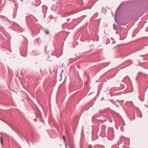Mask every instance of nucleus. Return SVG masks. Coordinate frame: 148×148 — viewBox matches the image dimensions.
I'll return each instance as SVG.
<instances>
[{
  "mask_svg": "<svg viewBox=\"0 0 148 148\" xmlns=\"http://www.w3.org/2000/svg\"><path fill=\"white\" fill-rule=\"evenodd\" d=\"M1 142L2 145H3V142L2 138L1 137Z\"/></svg>",
  "mask_w": 148,
  "mask_h": 148,
  "instance_id": "6",
  "label": "nucleus"
},
{
  "mask_svg": "<svg viewBox=\"0 0 148 148\" xmlns=\"http://www.w3.org/2000/svg\"><path fill=\"white\" fill-rule=\"evenodd\" d=\"M62 137H63V138L64 140V141L65 142V144L66 146V139L64 135H63L62 136Z\"/></svg>",
  "mask_w": 148,
  "mask_h": 148,
  "instance_id": "4",
  "label": "nucleus"
},
{
  "mask_svg": "<svg viewBox=\"0 0 148 148\" xmlns=\"http://www.w3.org/2000/svg\"><path fill=\"white\" fill-rule=\"evenodd\" d=\"M143 15V14H142L140 15V16H141V15Z\"/></svg>",
  "mask_w": 148,
  "mask_h": 148,
  "instance_id": "9",
  "label": "nucleus"
},
{
  "mask_svg": "<svg viewBox=\"0 0 148 148\" xmlns=\"http://www.w3.org/2000/svg\"><path fill=\"white\" fill-rule=\"evenodd\" d=\"M144 8H147L148 7V0L145 1L142 5Z\"/></svg>",
  "mask_w": 148,
  "mask_h": 148,
  "instance_id": "1",
  "label": "nucleus"
},
{
  "mask_svg": "<svg viewBox=\"0 0 148 148\" xmlns=\"http://www.w3.org/2000/svg\"><path fill=\"white\" fill-rule=\"evenodd\" d=\"M113 28L114 29L116 30H119V27L116 24L114 25Z\"/></svg>",
  "mask_w": 148,
  "mask_h": 148,
  "instance_id": "3",
  "label": "nucleus"
},
{
  "mask_svg": "<svg viewBox=\"0 0 148 148\" xmlns=\"http://www.w3.org/2000/svg\"><path fill=\"white\" fill-rule=\"evenodd\" d=\"M44 32L46 34H49V31L47 30H45L44 31Z\"/></svg>",
  "mask_w": 148,
  "mask_h": 148,
  "instance_id": "5",
  "label": "nucleus"
},
{
  "mask_svg": "<svg viewBox=\"0 0 148 148\" xmlns=\"http://www.w3.org/2000/svg\"><path fill=\"white\" fill-rule=\"evenodd\" d=\"M121 10H116L115 13V19L116 17L121 14Z\"/></svg>",
  "mask_w": 148,
  "mask_h": 148,
  "instance_id": "2",
  "label": "nucleus"
},
{
  "mask_svg": "<svg viewBox=\"0 0 148 148\" xmlns=\"http://www.w3.org/2000/svg\"><path fill=\"white\" fill-rule=\"evenodd\" d=\"M119 30L122 31L123 30V29L122 28L119 27Z\"/></svg>",
  "mask_w": 148,
  "mask_h": 148,
  "instance_id": "8",
  "label": "nucleus"
},
{
  "mask_svg": "<svg viewBox=\"0 0 148 148\" xmlns=\"http://www.w3.org/2000/svg\"><path fill=\"white\" fill-rule=\"evenodd\" d=\"M121 6H122V4H121L117 8V10H118V9H121L122 8H121Z\"/></svg>",
  "mask_w": 148,
  "mask_h": 148,
  "instance_id": "7",
  "label": "nucleus"
},
{
  "mask_svg": "<svg viewBox=\"0 0 148 148\" xmlns=\"http://www.w3.org/2000/svg\"><path fill=\"white\" fill-rule=\"evenodd\" d=\"M26 56H24V57H26Z\"/></svg>",
  "mask_w": 148,
  "mask_h": 148,
  "instance_id": "10",
  "label": "nucleus"
}]
</instances>
